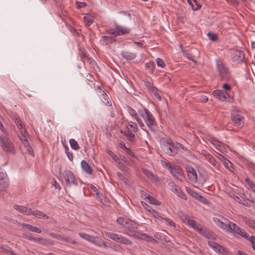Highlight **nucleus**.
Segmentation results:
<instances>
[{
	"label": "nucleus",
	"mask_w": 255,
	"mask_h": 255,
	"mask_svg": "<svg viewBox=\"0 0 255 255\" xmlns=\"http://www.w3.org/2000/svg\"><path fill=\"white\" fill-rule=\"evenodd\" d=\"M138 112L143 119L147 126L151 131L155 132L157 123L152 113L146 108L138 109Z\"/></svg>",
	"instance_id": "1"
},
{
	"label": "nucleus",
	"mask_w": 255,
	"mask_h": 255,
	"mask_svg": "<svg viewBox=\"0 0 255 255\" xmlns=\"http://www.w3.org/2000/svg\"><path fill=\"white\" fill-rule=\"evenodd\" d=\"M63 177L65 182V189L77 186L78 184V180L75 178L73 173L69 170H66L63 172Z\"/></svg>",
	"instance_id": "2"
},
{
	"label": "nucleus",
	"mask_w": 255,
	"mask_h": 255,
	"mask_svg": "<svg viewBox=\"0 0 255 255\" xmlns=\"http://www.w3.org/2000/svg\"><path fill=\"white\" fill-rule=\"evenodd\" d=\"M216 67L219 75L223 80H228L230 78V73L228 68L221 59L216 60Z\"/></svg>",
	"instance_id": "3"
},
{
	"label": "nucleus",
	"mask_w": 255,
	"mask_h": 255,
	"mask_svg": "<svg viewBox=\"0 0 255 255\" xmlns=\"http://www.w3.org/2000/svg\"><path fill=\"white\" fill-rule=\"evenodd\" d=\"M231 122L233 125L237 128H241L244 126V117L240 111H232L231 115Z\"/></svg>",
	"instance_id": "4"
},
{
	"label": "nucleus",
	"mask_w": 255,
	"mask_h": 255,
	"mask_svg": "<svg viewBox=\"0 0 255 255\" xmlns=\"http://www.w3.org/2000/svg\"><path fill=\"white\" fill-rule=\"evenodd\" d=\"M128 222L124 233L129 237H134L138 232L139 225L130 219Z\"/></svg>",
	"instance_id": "5"
},
{
	"label": "nucleus",
	"mask_w": 255,
	"mask_h": 255,
	"mask_svg": "<svg viewBox=\"0 0 255 255\" xmlns=\"http://www.w3.org/2000/svg\"><path fill=\"white\" fill-rule=\"evenodd\" d=\"M216 225L221 229L228 231V228L230 224V221L221 215H218L213 218Z\"/></svg>",
	"instance_id": "6"
},
{
	"label": "nucleus",
	"mask_w": 255,
	"mask_h": 255,
	"mask_svg": "<svg viewBox=\"0 0 255 255\" xmlns=\"http://www.w3.org/2000/svg\"><path fill=\"white\" fill-rule=\"evenodd\" d=\"M130 31V29L129 28L116 25L115 28L108 29L106 31V32L109 34L117 36L129 33Z\"/></svg>",
	"instance_id": "7"
},
{
	"label": "nucleus",
	"mask_w": 255,
	"mask_h": 255,
	"mask_svg": "<svg viewBox=\"0 0 255 255\" xmlns=\"http://www.w3.org/2000/svg\"><path fill=\"white\" fill-rule=\"evenodd\" d=\"M0 145L2 149L5 151L12 152L13 150V146L12 142L6 134L0 135Z\"/></svg>",
	"instance_id": "8"
},
{
	"label": "nucleus",
	"mask_w": 255,
	"mask_h": 255,
	"mask_svg": "<svg viewBox=\"0 0 255 255\" xmlns=\"http://www.w3.org/2000/svg\"><path fill=\"white\" fill-rule=\"evenodd\" d=\"M189 179L193 183H197L198 180L197 174L195 169L192 166L187 165L185 167Z\"/></svg>",
	"instance_id": "9"
},
{
	"label": "nucleus",
	"mask_w": 255,
	"mask_h": 255,
	"mask_svg": "<svg viewBox=\"0 0 255 255\" xmlns=\"http://www.w3.org/2000/svg\"><path fill=\"white\" fill-rule=\"evenodd\" d=\"M213 95L219 100L222 101H229L230 100L229 95L227 92L220 90H214Z\"/></svg>",
	"instance_id": "10"
},
{
	"label": "nucleus",
	"mask_w": 255,
	"mask_h": 255,
	"mask_svg": "<svg viewBox=\"0 0 255 255\" xmlns=\"http://www.w3.org/2000/svg\"><path fill=\"white\" fill-rule=\"evenodd\" d=\"M13 120L15 124L17 126V128L20 131L21 134L25 137V134H27V132L26 129L24 128V125H23L22 122L21 121L20 119L17 117V116H15L13 117Z\"/></svg>",
	"instance_id": "11"
},
{
	"label": "nucleus",
	"mask_w": 255,
	"mask_h": 255,
	"mask_svg": "<svg viewBox=\"0 0 255 255\" xmlns=\"http://www.w3.org/2000/svg\"><path fill=\"white\" fill-rule=\"evenodd\" d=\"M89 242L99 247H104L105 248L108 247L106 242L98 237L91 236L90 240H89Z\"/></svg>",
	"instance_id": "12"
},
{
	"label": "nucleus",
	"mask_w": 255,
	"mask_h": 255,
	"mask_svg": "<svg viewBox=\"0 0 255 255\" xmlns=\"http://www.w3.org/2000/svg\"><path fill=\"white\" fill-rule=\"evenodd\" d=\"M208 245L212 248L218 254L223 255L225 252V249L221 246L217 244V243L212 241H209L208 242Z\"/></svg>",
	"instance_id": "13"
},
{
	"label": "nucleus",
	"mask_w": 255,
	"mask_h": 255,
	"mask_svg": "<svg viewBox=\"0 0 255 255\" xmlns=\"http://www.w3.org/2000/svg\"><path fill=\"white\" fill-rule=\"evenodd\" d=\"M169 171L170 173L175 178H178V177L182 175V170L178 166L172 165L169 167Z\"/></svg>",
	"instance_id": "14"
},
{
	"label": "nucleus",
	"mask_w": 255,
	"mask_h": 255,
	"mask_svg": "<svg viewBox=\"0 0 255 255\" xmlns=\"http://www.w3.org/2000/svg\"><path fill=\"white\" fill-rule=\"evenodd\" d=\"M8 179L7 177V175L3 173H0V188L3 189L8 187Z\"/></svg>",
	"instance_id": "15"
},
{
	"label": "nucleus",
	"mask_w": 255,
	"mask_h": 255,
	"mask_svg": "<svg viewBox=\"0 0 255 255\" xmlns=\"http://www.w3.org/2000/svg\"><path fill=\"white\" fill-rule=\"evenodd\" d=\"M128 112L129 114L133 117H134L137 122L139 126L142 128V129H144V128L145 127L144 124L142 122L141 120L138 116V115L136 112L131 108H130L128 109Z\"/></svg>",
	"instance_id": "16"
},
{
	"label": "nucleus",
	"mask_w": 255,
	"mask_h": 255,
	"mask_svg": "<svg viewBox=\"0 0 255 255\" xmlns=\"http://www.w3.org/2000/svg\"><path fill=\"white\" fill-rule=\"evenodd\" d=\"M164 150L165 153L167 155L173 156L178 153V148L176 145L167 146L166 147L164 148Z\"/></svg>",
	"instance_id": "17"
},
{
	"label": "nucleus",
	"mask_w": 255,
	"mask_h": 255,
	"mask_svg": "<svg viewBox=\"0 0 255 255\" xmlns=\"http://www.w3.org/2000/svg\"><path fill=\"white\" fill-rule=\"evenodd\" d=\"M29 213H28V215H32L34 217L38 218H43V219H48L49 217L46 214H44L43 212L39 211V210H35L32 211L31 209L30 208V210H28Z\"/></svg>",
	"instance_id": "18"
},
{
	"label": "nucleus",
	"mask_w": 255,
	"mask_h": 255,
	"mask_svg": "<svg viewBox=\"0 0 255 255\" xmlns=\"http://www.w3.org/2000/svg\"><path fill=\"white\" fill-rule=\"evenodd\" d=\"M232 59L234 61L242 62L244 59V54L241 51H236L233 54Z\"/></svg>",
	"instance_id": "19"
},
{
	"label": "nucleus",
	"mask_w": 255,
	"mask_h": 255,
	"mask_svg": "<svg viewBox=\"0 0 255 255\" xmlns=\"http://www.w3.org/2000/svg\"><path fill=\"white\" fill-rule=\"evenodd\" d=\"M134 238L142 239L143 240H145L147 241H155V240L152 238L151 237L149 236L146 234L142 233L140 232H137L136 234V236L134 237Z\"/></svg>",
	"instance_id": "20"
},
{
	"label": "nucleus",
	"mask_w": 255,
	"mask_h": 255,
	"mask_svg": "<svg viewBox=\"0 0 255 255\" xmlns=\"http://www.w3.org/2000/svg\"><path fill=\"white\" fill-rule=\"evenodd\" d=\"M144 85L148 88V89L152 92V93L157 97L158 94L157 93V88L153 85V84L148 81H145L144 82Z\"/></svg>",
	"instance_id": "21"
},
{
	"label": "nucleus",
	"mask_w": 255,
	"mask_h": 255,
	"mask_svg": "<svg viewBox=\"0 0 255 255\" xmlns=\"http://www.w3.org/2000/svg\"><path fill=\"white\" fill-rule=\"evenodd\" d=\"M105 235L108 238H109L111 239L112 240H113L117 242H119V243L120 242L121 238L122 237V236L120 235H119L117 234H115V233H111V232H106L105 233Z\"/></svg>",
	"instance_id": "22"
},
{
	"label": "nucleus",
	"mask_w": 255,
	"mask_h": 255,
	"mask_svg": "<svg viewBox=\"0 0 255 255\" xmlns=\"http://www.w3.org/2000/svg\"><path fill=\"white\" fill-rule=\"evenodd\" d=\"M81 167L84 171L89 174H92L93 170L91 166L85 160H82L81 163Z\"/></svg>",
	"instance_id": "23"
},
{
	"label": "nucleus",
	"mask_w": 255,
	"mask_h": 255,
	"mask_svg": "<svg viewBox=\"0 0 255 255\" xmlns=\"http://www.w3.org/2000/svg\"><path fill=\"white\" fill-rule=\"evenodd\" d=\"M21 225L28 231L36 232L37 233H40L41 232V231L40 229L33 226L30 224L22 223Z\"/></svg>",
	"instance_id": "24"
},
{
	"label": "nucleus",
	"mask_w": 255,
	"mask_h": 255,
	"mask_svg": "<svg viewBox=\"0 0 255 255\" xmlns=\"http://www.w3.org/2000/svg\"><path fill=\"white\" fill-rule=\"evenodd\" d=\"M123 57L128 60H130L134 59L136 55L135 53H132L128 51H123L122 52Z\"/></svg>",
	"instance_id": "25"
},
{
	"label": "nucleus",
	"mask_w": 255,
	"mask_h": 255,
	"mask_svg": "<svg viewBox=\"0 0 255 255\" xmlns=\"http://www.w3.org/2000/svg\"><path fill=\"white\" fill-rule=\"evenodd\" d=\"M228 231H227V232L228 233H231V232H234L236 233H237L239 230L241 229L240 227L237 226L236 224L230 222L228 228Z\"/></svg>",
	"instance_id": "26"
},
{
	"label": "nucleus",
	"mask_w": 255,
	"mask_h": 255,
	"mask_svg": "<svg viewBox=\"0 0 255 255\" xmlns=\"http://www.w3.org/2000/svg\"><path fill=\"white\" fill-rule=\"evenodd\" d=\"M13 208L16 211L23 213L25 215H28V213H29L28 210H30V208H28L25 206L15 205L13 206Z\"/></svg>",
	"instance_id": "27"
},
{
	"label": "nucleus",
	"mask_w": 255,
	"mask_h": 255,
	"mask_svg": "<svg viewBox=\"0 0 255 255\" xmlns=\"http://www.w3.org/2000/svg\"><path fill=\"white\" fill-rule=\"evenodd\" d=\"M102 100L103 102L107 106H111L112 101L111 100L109 96L107 95V94L103 91H102Z\"/></svg>",
	"instance_id": "28"
},
{
	"label": "nucleus",
	"mask_w": 255,
	"mask_h": 255,
	"mask_svg": "<svg viewBox=\"0 0 255 255\" xmlns=\"http://www.w3.org/2000/svg\"><path fill=\"white\" fill-rule=\"evenodd\" d=\"M187 1L194 10H197L201 7V5L198 3L197 0H187Z\"/></svg>",
	"instance_id": "29"
},
{
	"label": "nucleus",
	"mask_w": 255,
	"mask_h": 255,
	"mask_svg": "<svg viewBox=\"0 0 255 255\" xmlns=\"http://www.w3.org/2000/svg\"><path fill=\"white\" fill-rule=\"evenodd\" d=\"M115 37V35L114 36H103L102 38L103 43L107 45L113 43L116 41Z\"/></svg>",
	"instance_id": "30"
},
{
	"label": "nucleus",
	"mask_w": 255,
	"mask_h": 255,
	"mask_svg": "<svg viewBox=\"0 0 255 255\" xmlns=\"http://www.w3.org/2000/svg\"><path fill=\"white\" fill-rule=\"evenodd\" d=\"M186 191L193 198L197 200H199L200 198H201V195L198 194L196 191H194L193 189L189 187H186Z\"/></svg>",
	"instance_id": "31"
},
{
	"label": "nucleus",
	"mask_w": 255,
	"mask_h": 255,
	"mask_svg": "<svg viewBox=\"0 0 255 255\" xmlns=\"http://www.w3.org/2000/svg\"><path fill=\"white\" fill-rule=\"evenodd\" d=\"M234 199L236 202L242 204L243 205L246 207H250L251 206L250 204L249 203H248L244 199L241 198L237 196H234Z\"/></svg>",
	"instance_id": "32"
},
{
	"label": "nucleus",
	"mask_w": 255,
	"mask_h": 255,
	"mask_svg": "<svg viewBox=\"0 0 255 255\" xmlns=\"http://www.w3.org/2000/svg\"><path fill=\"white\" fill-rule=\"evenodd\" d=\"M170 190L175 194L179 191L181 188L175 184L173 182H170L168 184Z\"/></svg>",
	"instance_id": "33"
},
{
	"label": "nucleus",
	"mask_w": 255,
	"mask_h": 255,
	"mask_svg": "<svg viewBox=\"0 0 255 255\" xmlns=\"http://www.w3.org/2000/svg\"><path fill=\"white\" fill-rule=\"evenodd\" d=\"M145 67L146 70H148L149 73H153L155 68V64L153 62L150 61L148 63H146L145 65Z\"/></svg>",
	"instance_id": "34"
},
{
	"label": "nucleus",
	"mask_w": 255,
	"mask_h": 255,
	"mask_svg": "<svg viewBox=\"0 0 255 255\" xmlns=\"http://www.w3.org/2000/svg\"><path fill=\"white\" fill-rule=\"evenodd\" d=\"M84 20L85 25L89 26L92 24L94 21V17L90 15H86L84 17Z\"/></svg>",
	"instance_id": "35"
},
{
	"label": "nucleus",
	"mask_w": 255,
	"mask_h": 255,
	"mask_svg": "<svg viewBox=\"0 0 255 255\" xmlns=\"http://www.w3.org/2000/svg\"><path fill=\"white\" fill-rule=\"evenodd\" d=\"M69 143L71 148L75 150H77L80 149L79 144L76 140L74 139L71 138L69 140Z\"/></svg>",
	"instance_id": "36"
},
{
	"label": "nucleus",
	"mask_w": 255,
	"mask_h": 255,
	"mask_svg": "<svg viewBox=\"0 0 255 255\" xmlns=\"http://www.w3.org/2000/svg\"><path fill=\"white\" fill-rule=\"evenodd\" d=\"M129 219H126L123 217H119L117 220V222L119 225L122 226L124 228L126 227L127 223Z\"/></svg>",
	"instance_id": "37"
},
{
	"label": "nucleus",
	"mask_w": 255,
	"mask_h": 255,
	"mask_svg": "<svg viewBox=\"0 0 255 255\" xmlns=\"http://www.w3.org/2000/svg\"><path fill=\"white\" fill-rule=\"evenodd\" d=\"M124 134L127 137V139L129 141L133 142L134 141L135 135L131 133L129 130L128 132H125Z\"/></svg>",
	"instance_id": "38"
},
{
	"label": "nucleus",
	"mask_w": 255,
	"mask_h": 255,
	"mask_svg": "<svg viewBox=\"0 0 255 255\" xmlns=\"http://www.w3.org/2000/svg\"><path fill=\"white\" fill-rule=\"evenodd\" d=\"M145 198L149 200V202L151 204L160 205L161 204L159 201H157L156 199L154 198L149 195L146 196Z\"/></svg>",
	"instance_id": "39"
},
{
	"label": "nucleus",
	"mask_w": 255,
	"mask_h": 255,
	"mask_svg": "<svg viewBox=\"0 0 255 255\" xmlns=\"http://www.w3.org/2000/svg\"><path fill=\"white\" fill-rule=\"evenodd\" d=\"M1 249L3 250V251L5 252L6 254L8 255H16V254L14 253L12 250L7 246H2Z\"/></svg>",
	"instance_id": "40"
},
{
	"label": "nucleus",
	"mask_w": 255,
	"mask_h": 255,
	"mask_svg": "<svg viewBox=\"0 0 255 255\" xmlns=\"http://www.w3.org/2000/svg\"><path fill=\"white\" fill-rule=\"evenodd\" d=\"M182 220L183 221L189 226H191L192 224H194V220L190 219L189 217L186 215H184L182 216Z\"/></svg>",
	"instance_id": "41"
},
{
	"label": "nucleus",
	"mask_w": 255,
	"mask_h": 255,
	"mask_svg": "<svg viewBox=\"0 0 255 255\" xmlns=\"http://www.w3.org/2000/svg\"><path fill=\"white\" fill-rule=\"evenodd\" d=\"M182 52L183 53V56L187 58L189 60H192L196 64H197L196 61L194 59V57L192 55V54L189 53L186 51L185 50H182Z\"/></svg>",
	"instance_id": "42"
},
{
	"label": "nucleus",
	"mask_w": 255,
	"mask_h": 255,
	"mask_svg": "<svg viewBox=\"0 0 255 255\" xmlns=\"http://www.w3.org/2000/svg\"><path fill=\"white\" fill-rule=\"evenodd\" d=\"M206 159L210 162L214 167H217V162L215 158L211 155H207Z\"/></svg>",
	"instance_id": "43"
},
{
	"label": "nucleus",
	"mask_w": 255,
	"mask_h": 255,
	"mask_svg": "<svg viewBox=\"0 0 255 255\" xmlns=\"http://www.w3.org/2000/svg\"><path fill=\"white\" fill-rule=\"evenodd\" d=\"M142 172L147 177L150 178L152 180H154L156 178L155 176L152 173L150 172L147 169H143Z\"/></svg>",
	"instance_id": "44"
},
{
	"label": "nucleus",
	"mask_w": 255,
	"mask_h": 255,
	"mask_svg": "<svg viewBox=\"0 0 255 255\" xmlns=\"http://www.w3.org/2000/svg\"><path fill=\"white\" fill-rule=\"evenodd\" d=\"M245 221L249 227L255 230V222L253 220L246 218Z\"/></svg>",
	"instance_id": "45"
},
{
	"label": "nucleus",
	"mask_w": 255,
	"mask_h": 255,
	"mask_svg": "<svg viewBox=\"0 0 255 255\" xmlns=\"http://www.w3.org/2000/svg\"><path fill=\"white\" fill-rule=\"evenodd\" d=\"M160 218H161V222L165 223V224H166L167 225H168L169 226H175V223L169 219L168 218H164L163 217H160Z\"/></svg>",
	"instance_id": "46"
},
{
	"label": "nucleus",
	"mask_w": 255,
	"mask_h": 255,
	"mask_svg": "<svg viewBox=\"0 0 255 255\" xmlns=\"http://www.w3.org/2000/svg\"><path fill=\"white\" fill-rule=\"evenodd\" d=\"M119 243L126 245H131L132 244V242L129 240L124 237H123L122 236L121 238V240Z\"/></svg>",
	"instance_id": "47"
},
{
	"label": "nucleus",
	"mask_w": 255,
	"mask_h": 255,
	"mask_svg": "<svg viewBox=\"0 0 255 255\" xmlns=\"http://www.w3.org/2000/svg\"><path fill=\"white\" fill-rule=\"evenodd\" d=\"M107 153L109 155H110L112 158L115 160L116 162H118L119 160V158L114 153H113L111 150H108L107 151Z\"/></svg>",
	"instance_id": "48"
},
{
	"label": "nucleus",
	"mask_w": 255,
	"mask_h": 255,
	"mask_svg": "<svg viewBox=\"0 0 255 255\" xmlns=\"http://www.w3.org/2000/svg\"><path fill=\"white\" fill-rule=\"evenodd\" d=\"M246 239L252 244V248L255 251V237L254 236L249 237V236H248V238Z\"/></svg>",
	"instance_id": "49"
},
{
	"label": "nucleus",
	"mask_w": 255,
	"mask_h": 255,
	"mask_svg": "<svg viewBox=\"0 0 255 255\" xmlns=\"http://www.w3.org/2000/svg\"><path fill=\"white\" fill-rule=\"evenodd\" d=\"M200 225L198 224L196 222L194 221V224H192L190 226L193 228L194 230L197 231L199 233H202V230L201 228L199 227Z\"/></svg>",
	"instance_id": "50"
},
{
	"label": "nucleus",
	"mask_w": 255,
	"mask_h": 255,
	"mask_svg": "<svg viewBox=\"0 0 255 255\" xmlns=\"http://www.w3.org/2000/svg\"><path fill=\"white\" fill-rule=\"evenodd\" d=\"M213 144L216 147V148L219 150H221L223 149L224 144L218 141H215L213 143Z\"/></svg>",
	"instance_id": "51"
},
{
	"label": "nucleus",
	"mask_w": 255,
	"mask_h": 255,
	"mask_svg": "<svg viewBox=\"0 0 255 255\" xmlns=\"http://www.w3.org/2000/svg\"><path fill=\"white\" fill-rule=\"evenodd\" d=\"M208 36L211 40L213 41H216L217 39H218L217 35L214 33H212V32H208Z\"/></svg>",
	"instance_id": "52"
},
{
	"label": "nucleus",
	"mask_w": 255,
	"mask_h": 255,
	"mask_svg": "<svg viewBox=\"0 0 255 255\" xmlns=\"http://www.w3.org/2000/svg\"><path fill=\"white\" fill-rule=\"evenodd\" d=\"M61 241H64V242H66L67 243H69L72 244H76V242L75 241L73 240L70 237H68V236H67V237L63 236Z\"/></svg>",
	"instance_id": "53"
},
{
	"label": "nucleus",
	"mask_w": 255,
	"mask_h": 255,
	"mask_svg": "<svg viewBox=\"0 0 255 255\" xmlns=\"http://www.w3.org/2000/svg\"><path fill=\"white\" fill-rule=\"evenodd\" d=\"M128 126L130 128L131 131L133 132H136L137 130V126L136 124L133 122H131L130 124L128 125Z\"/></svg>",
	"instance_id": "54"
},
{
	"label": "nucleus",
	"mask_w": 255,
	"mask_h": 255,
	"mask_svg": "<svg viewBox=\"0 0 255 255\" xmlns=\"http://www.w3.org/2000/svg\"><path fill=\"white\" fill-rule=\"evenodd\" d=\"M237 234L240 235L241 236H242L245 239L248 238L249 235H248V234L245 232V231L244 229H242L241 228L239 230V231Z\"/></svg>",
	"instance_id": "55"
},
{
	"label": "nucleus",
	"mask_w": 255,
	"mask_h": 255,
	"mask_svg": "<svg viewBox=\"0 0 255 255\" xmlns=\"http://www.w3.org/2000/svg\"><path fill=\"white\" fill-rule=\"evenodd\" d=\"M156 60L157 62V65L158 67H160L161 68H164L165 67V64L164 63V61L162 59L160 58H157Z\"/></svg>",
	"instance_id": "56"
},
{
	"label": "nucleus",
	"mask_w": 255,
	"mask_h": 255,
	"mask_svg": "<svg viewBox=\"0 0 255 255\" xmlns=\"http://www.w3.org/2000/svg\"><path fill=\"white\" fill-rule=\"evenodd\" d=\"M154 237L155 239H157L160 241H164L165 240V236L163 234L156 233L154 235Z\"/></svg>",
	"instance_id": "57"
},
{
	"label": "nucleus",
	"mask_w": 255,
	"mask_h": 255,
	"mask_svg": "<svg viewBox=\"0 0 255 255\" xmlns=\"http://www.w3.org/2000/svg\"><path fill=\"white\" fill-rule=\"evenodd\" d=\"M79 235L81 238H82L88 241H89V240H90L91 237V236H90L88 234H87L85 233H79Z\"/></svg>",
	"instance_id": "58"
},
{
	"label": "nucleus",
	"mask_w": 255,
	"mask_h": 255,
	"mask_svg": "<svg viewBox=\"0 0 255 255\" xmlns=\"http://www.w3.org/2000/svg\"><path fill=\"white\" fill-rule=\"evenodd\" d=\"M223 164L225 166L228 168L230 169V168H233V163L230 161L228 159H226L224 162H223Z\"/></svg>",
	"instance_id": "59"
},
{
	"label": "nucleus",
	"mask_w": 255,
	"mask_h": 255,
	"mask_svg": "<svg viewBox=\"0 0 255 255\" xmlns=\"http://www.w3.org/2000/svg\"><path fill=\"white\" fill-rule=\"evenodd\" d=\"M49 236L52 238H55L59 240H62L63 236H61L59 234H57L54 233H50L49 234Z\"/></svg>",
	"instance_id": "60"
},
{
	"label": "nucleus",
	"mask_w": 255,
	"mask_h": 255,
	"mask_svg": "<svg viewBox=\"0 0 255 255\" xmlns=\"http://www.w3.org/2000/svg\"><path fill=\"white\" fill-rule=\"evenodd\" d=\"M141 204L146 211L149 212H151L152 209H151L150 206H149L148 204H147L146 203L143 201L141 202Z\"/></svg>",
	"instance_id": "61"
},
{
	"label": "nucleus",
	"mask_w": 255,
	"mask_h": 255,
	"mask_svg": "<svg viewBox=\"0 0 255 255\" xmlns=\"http://www.w3.org/2000/svg\"><path fill=\"white\" fill-rule=\"evenodd\" d=\"M204 234L205 236L208 239H215L214 235L210 233L209 231L205 232L204 233Z\"/></svg>",
	"instance_id": "62"
},
{
	"label": "nucleus",
	"mask_w": 255,
	"mask_h": 255,
	"mask_svg": "<svg viewBox=\"0 0 255 255\" xmlns=\"http://www.w3.org/2000/svg\"><path fill=\"white\" fill-rule=\"evenodd\" d=\"M176 195L179 196V197H180L181 198L183 199H184V200H187V197H186V195L185 194V193L182 191L181 189H180L179 190V191L178 192H177V194H176Z\"/></svg>",
	"instance_id": "63"
},
{
	"label": "nucleus",
	"mask_w": 255,
	"mask_h": 255,
	"mask_svg": "<svg viewBox=\"0 0 255 255\" xmlns=\"http://www.w3.org/2000/svg\"><path fill=\"white\" fill-rule=\"evenodd\" d=\"M246 182L252 189L255 188V184L249 178H246Z\"/></svg>",
	"instance_id": "64"
}]
</instances>
